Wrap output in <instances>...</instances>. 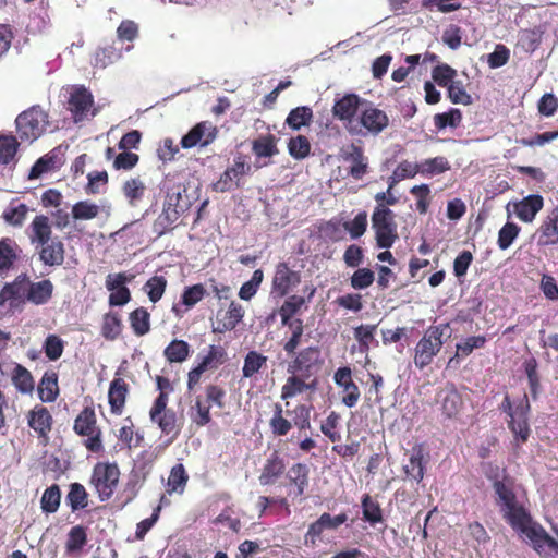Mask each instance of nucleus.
I'll return each instance as SVG.
<instances>
[{
    "label": "nucleus",
    "instance_id": "obj_61",
    "mask_svg": "<svg viewBox=\"0 0 558 558\" xmlns=\"http://www.w3.org/2000/svg\"><path fill=\"white\" fill-rule=\"evenodd\" d=\"M168 281L163 276H153L144 284V291L150 302L157 303L163 295Z\"/></svg>",
    "mask_w": 558,
    "mask_h": 558
},
{
    "label": "nucleus",
    "instance_id": "obj_51",
    "mask_svg": "<svg viewBox=\"0 0 558 558\" xmlns=\"http://www.w3.org/2000/svg\"><path fill=\"white\" fill-rule=\"evenodd\" d=\"M122 331V322L118 313L109 312L104 315L101 336L106 340H116Z\"/></svg>",
    "mask_w": 558,
    "mask_h": 558
},
{
    "label": "nucleus",
    "instance_id": "obj_25",
    "mask_svg": "<svg viewBox=\"0 0 558 558\" xmlns=\"http://www.w3.org/2000/svg\"><path fill=\"white\" fill-rule=\"evenodd\" d=\"M317 385V378L308 379L298 374H290L281 388V399L288 400L305 391H314Z\"/></svg>",
    "mask_w": 558,
    "mask_h": 558
},
{
    "label": "nucleus",
    "instance_id": "obj_2",
    "mask_svg": "<svg viewBox=\"0 0 558 558\" xmlns=\"http://www.w3.org/2000/svg\"><path fill=\"white\" fill-rule=\"evenodd\" d=\"M450 329L449 324L432 325L425 331L414 348L413 363L420 371L429 366L434 357L442 349L446 339L450 333L446 335Z\"/></svg>",
    "mask_w": 558,
    "mask_h": 558
},
{
    "label": "nucleus",
    "instance_id": "obj_20",
    "mask_svg": "<svg viewBox=\"0 0 558 558\" xmlns=\"http://www.w3.org/2000/svg\"><path fill=\"white\" fill-rule=\"evenodd\" d=\"M244 316V310L241 304L232 301L228 310H219L216 314V320L213 331L216 333H225L233 330Z\"/></svg>",
    "mask_w": 558,
    "mask_h": 558
},
{
    "label": "nucleus",
    "instance_id": "obj_26",
    "mask_svg": "<svg viewBox=\"0 0 558 558\" xmlns=\"http://www.w3.org/2000/svg\"><path fill=\"white\" fill-rule=\"evenodd\" d=\"M40 250L38 251L39 260L45 266L56 267L61 266L65 258V248L63 242L54 238L47 241L45 244H39Z\"/></svg>",
    "mask_w": 558,
    "mask_h": 558
},
{
    "label": "nucleus",
    "instance_id": "obj_5",
    "mask_svg": "<svg viewBox=\"0 0 558 558\" xmlns=\"http://www.w3.org/2000/svg\"><path fill=\"white\" fill-rule=\"evenodd\" d=\"M312 407L306 404L295 405L293 422L283 416V409L280 403L274 404V415L269 421L271 433L277 437H283L289 434L294 425L300 432L311 428Z\"/></svg>",
    "mask_w": 558,
    "mask_h": 558
},
{
    "label": "nucleus",
    "instance_id": "obj_21",
    "mask_svg": "<svg viewBox=\"0 0 558 558\" xmlns=\"http://www.w3.org/2000/svg\"><path fill=\"white\" fill-rule=\"evenodd\" d=\"M94 105V97L84 86L76 87L69 99V110L73 116L74 122H81L87 118L90 108Z\"/></svg>",
    "mask_w": 558,
    "mask_h": 558
},
{
    "label": "nucleus",
    "instance_id": "obj_22",
    "mask_svg": "<svg viewBox=\"0 0 558 558\" xmlns=\"http://www.w3.org/2000/svg\"><path fill=\"white\" fill-rule=\"evenodd\" d=\"M342 158L345 161L352 162L349 168V175L354 180H361L368 172V161L365 157L363 148L355 144H350L347 148L342 149Z\"/></svg>",
    "mask_w": 558,
    "mask_h": 558
},
{
    "label": "nucleus",
    "instance_id": "obj_8",
    "mask_svg": "<svg viewBox=\"0 0 558 558\" xmlns=\"http://www.w3.org/2000/svg\"><path fill=\"white\" fill-rule=\"evenodd\" d=\"M73 430L78 435L86 437L85 448L93 453L102 451V433L97 426L95 410L92 407H85L74 420Z\"/></svg>",
    "mask_w": 558,
    "mask_h": 558
},
{
    "label": "nucleus",
    "instance_id": "obj_7",
    "mask_svg": "<svg viewBox=\"0 0 558 558\" xmlns=\"http://www.w3.org/2000/svg\"><path fill=\"white\" fill-rule=\"evenodd\" d=\"M372 228L379 248H390L398 239L396 215L387 206L375 207L372 214Z\"/></svg>",
    "mask_w": 558,
    "mask_h": 558
},
{
    "label": "nucleus",
    "instance_id": "obj_34",
    "mask_svg": "<svg viewBox=\"0 0 558 558\" xmlns=\"http://www.w3.org/2000/svg\"><path fill=\"white\" fill-rule=\"evenodd\" d=\"M37 390L43 402L56 401L59 396L58 374L53 371L45 372Z\"/></svg>",
    "mask_w": 558,
    "mask_h": 558
},
{
    "label": "nucleus",
    "instance_id": "obj_58",
    "mask_svg": "<svg viewBox=\"0 0 558 558\" xmlns=\"http://www.w3.org/2000/svg\"><path fill=\"white\" fill-rule=\"evenodd\" d=\"M28 213V207L26 204H19L16 206L11 203L2 213V219L10 226L13 227H22L26 215Z\"/></svg>",
    "mask_w": 558,
    "mask_h": 558
},
{
    "label": "nucleus",
    "instance_id": "obj_52",
    "mask_svg": "<svg viewBox=\"0 0 558 558\" xmlns=\"http://www.w3.org/2000/svg\"><path fill=\"white\" fill-rule=\"evenodd\" d=\"M363 519L375 525L383 522V510L378 501L373 499L368 494H365L361 501Z\"/></svg>",
    "mask_w": 558,
    "mask_h": 558
},
{
    "label": "nucleus",
    "instance_id": "obj_14",
    "mask_svg": "<svg viewBox=\"0 0 558 558\" xmlns=\"http://www.w3.org/2000/svg\"><path fill=\"white\" fill-rule=\"evenodd\" d=\"M227 361V351L221 345H209L207 353L187 374V389L193 390L207 371H215Z\"/></svg>",
    "mask_w": 558,
    "mask_h": 558
},
{
    "label": "nucleus",
    "instance_id": "obj_54",
    "mask_svg": "<svg viewBox=\"0 0 558 558\" xmlns=\"http://www.w3.org/2000/svg\"><path fill=\"white\" fill-rule=\"evenodd\" d=\"M60 165V160L56 153V149L40 157L32 167L29 172L31 179H36L40 177L43 173L48 172L58 168Z\"/></svg>",
    "mask_w": 558,
    "mask_h": 558
},
{
    "label": "nucleus",
    "instance_id": "obj_44",
    "mask_svg": "<svg viewBox=\"0 0 558 558\" xmlns=\"http://www.w3.org/2000/svg\"><path fill=\"white\" fill-rule=\"evenodd\" d=\"M130 326L133 332L138 336H145L150 330V314L149 312L141 306L135 308L129 314Z\"/></svg>",
    "mask_w": 558,
    "mask_h": 558
},
{
    "label": "nucleus",
    "instance_id": "obj_57",
    "mask_svg": "<svg viewBox=\"0 0 558 558\" xmlns=\"http://www.w3.org/2000/svg\"><path fill=\"white\" fill-rule=\"evenodd\" d=\"M25 292V279L16 278L13 282L5 283L0 290V303L20 301Z\"/></svg>",
    "mask_w": 558,
    "mask_h": 558
},
{
    "label": "nucleus",
    "instance_id": "obj_32",
    "mask_svg": "<svg viewBox=\"0 0 558 558\" xmlns=\"http://www.w3.org/2000/svg\"><path fill=\"white\" fill-rule=\"evenodd\" d=\"M291 485L295 486L294 496H302L310 483V469L305 463H294L287 473Z\"/></svg>",
    "mask_w": 558,
    "mask_h": 558
},
{
    "label": "nucleus",
    "instance_id": "obj_41",
    "mask_svg": "<svg viewBox=\"0 0 558 558\" xmlns=\"http://www.w3.org/2000/svg\"><path fill=\"white\" fill-rule=\"evenodd\" d=\"M17 244L10 238H3L0 240V275L8 272L16 262Z\"/></svg>",
    "mask_w": 558,
    "mask_h": 558
},
{
    "label": "nucleus",
    "instance_id": "obj_60",
    "mask_svg": "<svg viewBox=\"0 0 558 558\" xmlns=\"http://www.w3.org/2000/svg\"><path fill=\"white\" fill-rule=\"evenodd\" d=\"M288 151L296 160L306 158L311 153V143L305 135H296L289 140Z\"/></svg>",
    "mask_w": 558,
    "mask_h": 558
},
{
    "label": "nucleus",
    "instance_id": "obj_40",
    "mask_svg": "<svg viewBox=\"0 0 558 558\" xmlns=\"http://www.w3.org/2000/svg\"><path fill=\"white\" fill-rule=\"evenodd\" d=\"M146 192V184L140 178H130L122 185V193L132 207H136L144 198Z\"/></svg>",
    "mask_w": 558,
    "mask_h": 558
},
{
    "label": "nucleus",
    "instance_id": "obj_10",
    "mask_svg": "<svg viewBox=\"0 0 558 558\" xmlns=\"http://www.w3.org/2000/svg\"><path fill=\"white\" fill-rule=\"evenodd\" d=\"M120 470L116 463L98 462L94 465L90 484L100 501H108L118 486Z\"/></svg>",
    "mask_w": 558,
    "mask_h": 558
},
{
    "label": "nucleus",
    "instance_id": "obj_12",
    "mask_svg": "<svg viewBox=\"0 0 558 558\" xmlns=\"http://www.w3.org/2000/svg\"><path fill=\"white\" fill-rule=\"evenodd\" d=\"M292 356L287 367L289 374H298L308 379L316 378L323 364L318 347H306Z\"/></svg>",
    "mask_w": 558,
    "mask_h": 558
},
{
    "label": "nucleus",
    "instance_id": "obj_6",
    "mask_svg": "<svg viewBox=\"0 0 558 558\" xmlns=\"http://www.w3.org/2000/svg\"><path fill=\"white\" fill-rule=\"evenodd\" d=\"M226 391L218 385L210 384L205 388V398L202 396H197L195 398L194 404L190 407L189 415L197 427H203L210 423V408L211 404L217 405L218 408H223Z\"/></svg>",
    "mask_w": 558,
    "mask_h": 558
},
{
    "label": "nucleus",
    "instance_id": "obj_33",
    "mask_svg": "<svg viewBox=\"0 0 558 558\" xmlns=\"http://www.w3.org/2000/svg\"><path fill=\"white\" fill-rule=\"evenodd\" d=\"M11 380L15 389L22 395H31L35 389V380L32 373L19 363H14Z\"/></svg>",
    "mask_w": 558,
    "mask_h": 558
},
{
    "label": "nucleus",
    "instance_id": "obj_29",
    "mask_svg": "<svg viewBox=\"0 0 558 558\" xmlns=\"http://www.w3.org/2000/svg\"><path fill=\"white\" fill-rule=\"evenodd\" d=\"M543 206V197L538 194H531L514 205V211L520 220L532 222Z\"/></svg>",
    "mask_w": 558,
    "mask_h": 558
},
{
    "label": "nucleus",
    "instance_id": "obj_36",
    "mask_svg": "<svg viewBox=\"0 0 558 558\" xmlns=\"http://www.w3.org/2000/svg\"><path fill=\"white\" fill-rule=\"evenodd\" d=\"M32 234L29 235L33 244H45L47 241L52 240V228L49 218L45 215H37L33 219L31 226Z\"/></svg>",
    "mask_w": 558,
    "mask_h": 558
},
{
    "label": "nucleus",
    "instance_id": "obj_39",
    "mask_svg": "<svg viewBox=\"0 0 558 558\" xmlns=\"http://www.w3.org/2000/svg\"><path fill=\"white\" fill-rule=\"evenodd\" d=\"M189 474L185 466L182 463H177L170 470V474L167 481V493L171 494H183L189 482Z\"/></svg>",
    "mask_w": 558,
    "mask_h": 558
},
{
    "label": "nucleus",
    "instance_id": "obj_17",
    "mask_svg": "<svg viewBox=\"0 0 558 558\" xmlns=\"http://www.w3.org/2000/svg\"><path fill=\"white\" fill-rule=\"evenodd\" d=\"M300 282V271L291 269L284 262L278 263L271 280V294L275 298H283L298 287Z\"/></svg>",
    "mask_w": 558,
    "mask_h": 558
},
{
    "label": "nucleus",
    "instance_id": "obj_42",
    "mask_svg": "<svg viewBox=\"0 0 558 558\" xmlns=\"http://www.w3.org/2000/svg\"><path fill=\"white\" fill-rule=\"evenodd\" d=\"M487 338L483 335L471 336L465 338L462 342L457 343L456 354L448 361L450 366L457 359H465L476 349H483L486 345Z\"/></svg>",
    "mask_w": 558,
    "mask_h": 558
},
{
    "label": "nucleus",
    "instance_id": "obj_1",
    "mask_svg": "<svg viewBox=\"0 0 558 558\" xmlns=\"http://www.w3.org/2000/svg\"><path fill=\"white\" fill-rule=\"evenodd\" d=\"M493 488L505 520L515 532L530 541L538 555H546L548 551L558 553V542L534 521L530 512L518 501L510 477L504 482L494 483Z\"/></svg>",
    "mask_w": 558,
    "mask_h": 558
},
{
    "label": "nucleus",
    "instance_id": "obj_9",
    "mask_svg": "<svg viewBox=\"0 0 558 558\" xmlns=\"http://www.w3.org/2000/svg\"><path fill=\"white\" fill-rule=\"evenodd\" d=\"M161 189L166 190V198L162 211L155 221V228H160V234L167 230H171L181 214L186 209V205L182 204V190L180 185L169 186L167 182H165Z\"/></svg>",
    "mask_w": 558,
    "mask_h": 558
},
{
    "label": "nucleus",
    "instance_id": "obj_47",
    "mask_svg": "<svg viewBox=\"0 0 558 558\" xmlns=\"http://www.w3.org/2000/svg\"><path fill=\"white\" fill-rule=\"evenodd\" d=\"M169 363H182L190 356V345L184 340L174 339L163 350Z\"/></svg>",
    "mask_w": 558,
    "mask_h": 558
},
{
    "label": "nucleus",
    "instance_id": "obj_4",
    "mask_svg": "<svg viewBox=\"0 0 558 558\" xmlns=\"http://www.w3.org/2000/svg\"><path fill=\"white\" fill-rule=\"evenodd\" d=\"M16 132L22 141L34 142L49 126V114L39 105H34L21 112L15 120Z\"/></svg>",
    "mask_w": 558,
    "mask_h": 558
},
{
    "label": "nucleus",
    "instance_id": "obj_63",
    "mask_svg": "<svg viewBox=\"0 0 558 558\" xmlns=\"http://www.w3.org/2000/svg\"><path fill=\"white\" fill-rule=\"evenodd\" d=\"M341 416L336 411H331L327 418L322 423V433L331 441L338 442L341 439V435L338 432Z\"/></svg>",
    "mask_w": 558,
    "mask_h": 558
},
{
    "label": "nucleus",
    "instance_id": "obj_49",
    "mask_svg": "<svg viewBox=\"0 0 558 558\" xmlns=\"http://www.w3.org/2000/svg\"><path fill=\"white\" fill-rule=\"evenodd\" d=\"M282 325L289 327L291 330L290 338L283 343V350L288 355H293L296 353V349L302 342L304 333L303 320L301 318H294L293 323Z\"/></svg>",
    "mask_w": 558,
    "mask_h": 558
},
{
    "label": "nucleus",
    "instance_id": "obj_59",
    "mask_svg": "<svg viewBox=\"0 0 558 558\" xmlns=\"http://www.w3.org/2000/svg\"><path fill=\"white\" fill-rule=\"evenodd\" d=\"M100 208L97 204L89 201H80L72 206V217L74 220H92L98 217Z\"/></svg>",
    "mask_w": 558,
    "mask_h": 558
},
{
    "label": "nucleus",
    "instance_id": "obj_46",
    "mask_svg": "<svg viewBox=\"0 0 558 558\" xmlns=\"http://www.w3.org/2000/svg\"><path fill=\"white\" fill-rule=\"evenodd\" d=\"M268 357L255 350L250 351L245 357L242 367V375L244 378H251L256 375L260 369L266 367Z\"/></svg>",
    "mask_w": 558,
    "mask_h": 558
},
{
    "label": "nucleus",
    "instance_id": "obj_13",
    "mask_svg": "<svg viewBox=\"0 0 558 558\" xmlns=\"http://www.w3.org/2000/svg\"><path fill=\"white\" fill-rule=\"evenodd\" d=\"M150 421L158 425L161 433L169 436V442L174 441L181 433V424L177 413L172 409H168V403L163 399H155L149 410Z\"/></svg>",
    "mask_w": 558,
    "mask_h": 558
},
{
    "label": "nucleus",
    "instance_id": "obj_38",
    "mask_svg": "<svg viewBox=\"0 0 558 558\" xmlns=\"http://www.w3.org/2000/svg\"><path fill=\"white\" fill-rule=\"evenodd\" d=\"M89 495L81 483H71L65 496V502L73 513L84 510L88 506Z\"/></svg>",
    "mask_w": 558,
    "mask_h": 558
},
{
    "label": "nucleus",
    "instance_id": "obj_45",
    "mask_svg": "<svg viewBox=\"0 0 558 558\" xmlns=\"http://www.w3.org/2000/svg\"><path fill=\"white\" fill-rule=\"evenodd\" d=\"M252 151L258 158L272 157L279 154L276 136L274 134H266L254 140Z\"/></svg>",
    "mask_w": 558,
    "mask_h": 558
},
{
    "label": "nucleus",
    "instance_id": "obj_50",
    "mask_svg": "<svg viewBox=\"0 0 558 558\" xmlns=\"http://www.w3.org/2000/svg\"><path fill=\"white\" fill-rule=\"evenodd\" d=\"M313 120V110L307 106H301L292 109L286 119V123L292 130H300L307 126Z\"/></svg>",
    "mask_w": 558,
    "mask_h": 558
},
{
    "label": "nucleus",
    "instance_id": "obj_55",
    "mask_svg": "<svg viewBox=\"0 0 558 558\" xmlns=\"http://www.w3.org/2000/svg\"><path fill=\"white\" fill-rule=\"evenodd\" d=\"M207 295V291L202 283L185 287L182 294L180 304L185 307V311L194 307Z\"/></svg>",
    "mask_w": 558,
    "mask_h": 558
},
{
    "label": "nucleus",
    "instance_id": "obj_64",
    "mask_svg": "<svg viewBox=\"0 0 558 558\" xmlns=\"http://www.w3.org/2000/svg\"><path fill=\"white\" fill-rule=\"evenodd\" d=\"M19 143L13 135H0V163H10L17 151Z\"/></svg>",
    "mask_w": 558,
    "mask_h": 558
},
{
    "label": "nucleus",
    "instance_id": "obj_48",
    "mask_svg": "<svg viewBox=\"0 0 558 558\" xmlns=\"http://www.w3.org/2000/svg\"><path fill=\"white\" fill-rule=\"evenodd\" d=\"M61 502V489L58 484L46 488L40 498V508L44 513H56Z\"/></svg>",
    "mask_w": 558,
    "mask_h": 558
},
{
    "label": "nucleus",
    "instance_id": "obj_62",
    "mask_svg": "<svg viewBox=\"0 0 558 558\" xmlns=\"http://www.w3.org/2000/svg\"><path fill=\"white\" fill-rule=\"evenodd\" d=\"M420 167L421 174L425 177L440 174L450 169L448 160L442 156L426 159L420 163Z\"/></svg>",
    "mask_w": 558,
    "mask_h": 558
},
{
    "label": "nucleus",
    "instance_id": "obj_11",
    "mask_svg": "<svg viewBox=\"0 0 558 558\" xmlns=\"http://www.w3.org/2000/svg\"><path fill=\"white\" fill-rule=\"evenodd\" d=\"M364 100L356 94H345L337 99L332 106V114L336 119L344 123L347 131L351 135H361L362 130L354 120L359 110L364 106Z\"/></svg>",
    "mask_w": 558,
    "mask_h": 558
},
{
    "label": "nucleus",
    "instance_id": "obj_53",
    "mask_svg": "<svg viewBox=\"0 0 558 558\" xmlns=\"http://www.w3.org/2000/svg\"><path fill=\"white\" fill-rule=\"evenodd\" d=\"M377 325L362 324L353 329V335L359 343V351L367 354L371 343L374 341Z\"/></svg>",
    "mask_w": 558,
    "mask_h": 558
},
{
    "label": "nucleus",
    "instance_id": "obj_24",
    "mask_svg": "<svg viewBox=\"0 0 558 558\" xmlns=\"http://www.w3.org/2000/svg\"><path fill=\"white\" fill-rule=\"evenodd\" d=\"M427 463L424 446L416 444L410 451L409 462L403 465V471L409 478L420 483L424 478Z\"/></svg>",
    "mask_w": 558,
    "mask_h": 558
},
{
    "label": "nucleus",
    "instance_id": "obj_37",
    "mask_svg": "<svg viewBox=\"0 0 558 558\" xmlns=\"http://www.w3.org/2000/svg\"><path fill=\"white\" fill-rule=\"evenodd\" d=\"M88 542L87 529L83 525H75L70 529L65 541V554L76 556L82 553Z\"/></svg>",
    "mask_w": 558,
    "mask_h": 558
},
{
    "label": "nucleus",
    "instance_id": "obj_23",
    "mask_svg": "<svg viewBox=\"0 0 558 558\" xmlns=\"http://www.w3.org/2000/svg\"><path fill=\"white\" fill-rule=\"evenodd\" d=\"M26 417L27 425L38 435V437L46 438L51 432L53 417L46 407L36 404L28 411Z\"/></svg>",
    "mask_w": 558,
    "mask_h": 558
},
{
    "label": "nucleus",
    "instance_id": "obj_43",
    "mask_svg": "<svg viewBox=\"0 0 558 558\" xmlns=\"http://www.w3.org/2000/svg\"><path fill=\"white\" fill-rule=\"evenodd\" d=\"M122 58L121 49L114 45L99 47L94 54L93 66L97 69H105Z\"/></svg>",
    "mask_w": 558,
    "mask_h": 558
},
{
    "label": "nucleus",
    "instance_id": "obj_19",
    "mask_svg": "<svg viewBox=\"0 0 558 558\" xmlns=\"http://www.w3.org/2000/svg\"><path fill=\"white\" fill-rule=\"evenodd\" d=\"M217 128L210 122L203 121L194 125L181 140V146L185 149L199 145H209L217 136Z\"/></svg>",
    "mask_w": 558,
    "mask_h": 558
},
{
    "label": "nucleus",
    "instance_id": "obj_35",
    "mask_svg": "<svg viewBox=\"0 0 558 558\" xmlns=\"http://www.w3.org/2000/svg\"><path fill=\"white\" fill-rule=\"evenodd\" d=\"M53 289L49 279L32 282L28 284L26 299L35 305L46 304L52 298Z\"/></svg>",
    "mask_w": 558,
    "mask_h": 558
},
{
    "label": "nucleus",
    "instance_id": "obj_18",
    "mask_svg": "<svg viewBox=\"0 0 558 558\" xmlns=\"http://www.w3.org/2000/svg\"><path fill=\"white\" fill-rule=\"evenodd\" d=\"M335 384L341 388V402L353 408L360 400V388L352 379V371L349 366L339 367L333 375Z\"/></svg>",
    "mask_w": 558,
    "mask_h": 558
},
{
    "label": "nucleus",
    "instance_id": "obj_56",
    "mask_svg": "<svg viewBox=\"0 0 558 558\" xmlns=\"http://www.w3.org/2000/svg\"><path fill=\"white\" fill-rule=\"evenodd\" d=\"M305 304V299L303 296L293 294L290 295L279 308V315L281 317L282 324L293 323V316L301 310V307Z\"/></svg>",
    "mask_w": 558,
    "mask_h": 558
},
{
    "label": "nucleus",
    "instance_id": "obj_3",
    "mask_svg": "<svg viewBox=\"0 0 558 558\" xmlns=\"http://www.w3.org/2000/svg\"><path fill=\"white\" fill-rule=\"evenodd\" d=\"M499 408L508 415V427L515 439L521 442L527 441L531 433L529 425L531 405L527 395L524 393L514 404L511 402L509 395H506Z\"/></svg>",
    "mask_w": 558,
    "mask_h": 558
},
{
    "label": "nucleus",
    "instance_id": "obj_28",
    "mask_svg": "<svg viewBox=\"0 0 558 558\" xmlns=\"http://www.w3.org/2000/svg\"><path fill=\"white\" fill-rule=\"evenodd\" d=\"M442 413L448 417H456L463 408V399L454 385L445 387L438 393Z\"/></svg>",
    "mask_w": 558,
    "mask_h": 558
},
{
    "label": "nucleus",
    "instance_id": "obj_15",
    "mask_svg": "<svg viewBox=\"0 0 558 558\" xmlns=\"http://www.w3.org/2000/svg\"><path fill=\"white\" fill-rule=\"evenodd\" d=\"M364 106L360 110L356 124L361 128V135H378L385 131L389 125V118L387 113L375 107L371 101L364 100Z\"/></svg>",
    "mask_w": 558,
    "mask_h": 558
},
{
    "label": "nucleus",
    "instance_id": "obj_30",
    "mask_svg": "<svg viewBox=\"0 0 558 558\" xmlns=\"http://www.w3.org/2000/svg\"><path fill=\"white\" fill-rule=\"evenodd\" d=\"M129 392V385L123 378H114L109 386L108 400L113 414L120 415L123 412L125 399Z\"/></svg>",
    "mask_w": 558,
    "mask_h": 558
},
{
    "label": "nucleus",
    "instance_id": "obj_16",
    "mask_svg": "<svg viewBox=\"0 0 558 558\" xmlns=\"http://www.w3.org/2000/svg\"><path fill=\"white\" fill-rule=\"evenodd\" d=\"M246 159L247 157L243 154L235 156L232 166L228 167L213 184L214 191L223 193L231 191L234 186L240 187V179L251 171Z\"/></svg>",
    "mask_w": 558,
    "mask_h": 558
},
{
    "label": "nucleus",
    "instance_id": "obj_31",
    "mask_svg": "<svg viewBox=\"0 0 558 558\" xmlns=\"http://www.w3.org/2000/svg\"><path fill=\"white\" fill-rule=\"evenodd\" d=\"M541 245L558 244V207L556 206L543 220L538 229Z\"/></svg>",
    "mask_w": 558,
    "mask_h": 558
},
{
    "label": "nucleus",
    "instance_id": "obj_27",
    "mask_svg": "<svg viewBox=\"0 0 558 558\" xmlns=\"http://www.w3.org/2000/svg\"><path fill=\"white\" fill-rule=\"evenodd\" d=\"M286 463L277 451H274L266 460L258 477L264 486L275 484L284 473Z\"/></svg>",
    "mask_w": 558,
    "mask_h": 558
}]
</instances>
